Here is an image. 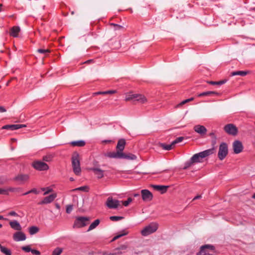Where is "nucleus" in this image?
<instances>
[{
    "mask_svg": "<svg viewBox=\"0 0 255 255\" xmlns=\"http://www.w3.org/2000/svg\"><path fill=\"white\" fill-rule=\"evenodd\" d=\"M214 147L205 150L199 153L194 154L192 157V160L194 163H199L202 161V159L214 153Z\"/></svg>",
    "mask_w": 255,
    "mask_h": 255,
    "instance_id": "f257e3e1",
    "label": "nucleus"
},
{
    "mask_svg": "<svg viewBox=\"0 0 255 255\" xmlns=\"http://www.w3.org/2000/svg\"><path fill=\"white\" fill-rule=\"evenodd\" d=\"M107 156L110 158L126 159L129 160H134L137 158V156L135 155L130 153L126 154L125 153L110 152L107 153Z\"/></svg>",
    "mask_w": 255,
    "mask_h": 255,
    "instance_id": "f03ea898",
    "label": "nucleus"
},
{
    "mask_svg": "<svg viewBox=\"0 0 255 255\" xmlns=\"http://www.w3.org/2000/svg\"><path fill=\"white\" fill-rule=\"evenodd\" d=\"M71 160L73 172L76 175H79L81 172L79 154L76 152H74L72 155Z\"/></svg>",
    "mask_w": 255,
    "mask_h": 255,
    "instance_id": "7ed1b4c3",
    "label": "nucleus"
},
{
    "mask_svg": "<svg viewBox=\"0 0 255 255\" xmlns=\"http://www.w3.org/2000/svg\"><path fill=\"white\" fill-rule=\"evenodd\" d=\"M89 221L90 218L87 217H76L73 227V228H81L85 227L89 224Z\"/></svg>",
    "mask_w": 255,
    "mask_h": 255,
    "instance_id": "20e7f679",
    "label": "nucleus"
},
{
    "mask_svg": "<svg viewBox=\"0 0 255 255\" xmlns=\"http://www.w3.org/2000/svg\"><path fill=\"white\" fill-rule=\"evenodd\" d=\"M158 227L157 223L152 222L147 226L145 227L141 231V234L143 236H147L154 232H155Z\"/></svg>",
    "mask_w": 255,
    "mask_h": 255,
    "instance_id": "39448f33",
    "label": "nucleus"
},
{
    "mask_svg": "<svg viewBox=\"0 0 255 255\" xmlns=\"http://www.w3.org/2000/svg\"><path fill=\"white\" fill-rule=\"evenodd\" d=\"M125 100L144 103L146 101V99L141 94L129 93L126 96Z\"/></svg>",
    "mask_w": 255,
    "mask_h": 255,
    "instance_id": "423d86ee",
    "label": "nucleus"
},
{
    "mask_svg": "<svg viewBox=\"0 0 255 255\" xmlns=\"http://www.w3.org/2000/svg\"><path fill=\"white\" fill-rule=\"evenodd\" d=\"M228 153V147L226 142H222L219 148L218 156L220 160H223L227 155Z\"/></svg>",
    "mask_w": 255,
    "mask_h": 255,
    "instance_id": "0eeeda50",
    "label": "nucleus"
},
{
    "mask_svg": "<svg viewBox=\"0 0 255 255\" xmlns=\"http://www.w3.org/2000/svg\"><path fill=\"white\" fill-rule=\"evenodd\" d=\"M215 247L212 245H205L200 247V251L197 253V255H212L209 252V250L213 251Z\"/></svg>",
    "mask_w": 255,
    "mask_h": 255,
    "instance_id": "6e6552de",
    "label": "nucleus"
},
{
    "mask_svg": "<svg viewBox=\"0 0 255 255\" xmlns=\"http://www.w3.org/2000/svg\"><path fill=\"white\" fill-rule=\"evenodd\" d=\"M224 130L229 135L235 136L238 132V128L233 124H229L225 126Z\"/></svg>",
    "mask_w": 255,
    "mask_h": 255,
    "instance_id": "1a4fd4ad",
    "label": "nucleus"
},
{
    "mask_svg": "<svg viewBox=\"0 0 255 255\" xmlns=\"http://www.w3.org/2000/svg\"><path fill=\"white\" fill-rule=\"evenodd\" d=\"M120 202L119 200L113 199L112 197H109L107 198L106 202V205L109 209H117L120 205Z\"/></svg>",
    "mask_w": 255,
    "mask_h": 255,
    "instance_id": "9d476101",
    "label": "nucleus"
},
{
    "mask_svg": "<svg viewBox=\"0 0 255 255\" xmlns=\"http://www.w3.org/2000/svg\"><path fill=\"white\" fill-rule=\"evenodd\" d=\"M32 166L36 170L39 171H45L49 169V166L47 164L39 160L34 161L32 163Z\"/></svg>",
    "mask_w": 255,
    "mask_h": 255,
    "instance_id": "9b49d317",
    "label": "nucleus"
},
{
    "mask_svg": "<svg viewBox=\"0 0 255 255\" xmlns=\"http://www.w3.org/2000/svg\"><path fill=\"white\" fill-rule=\"evenodd\" d=\"M142 199L144 201H150L153 198L152 193L147 189H143L141 191Z\"/></svg>",
    "mask_w": 255,
    "mask_h": 255,
    "instance_id": "f8f14e48",
    "label": "nucleus"
},
{
    "mask_svg": "<svg viewBox=\"0 0 255 255\" xmlns=\"http://www.w3.org/2000/svg\"><path fill=\"white\" fill-rule=\"evenodd\" d=\"M233 147L234 152L236 154L241 153L243 149V145L242 143L240 140H235L233 143Z\"/></svg>",
    "mask_w": 255,
    "mask_h": 255,
    "instance_id": "ddd939ff",
    "label": "nucleus"
},
{
    "mask_svg": "<svg viewBox=\"0 0 255 255\" xmlns=\"http://www.w3.org/2000/svg\"><path fill=\"white\" fill-rule=\"evenodd\" d=\"M26 239V235L22 232H16L13 235V239L16 242L25 241Z\"/></svg>",
    "mask_w": 255,
    "mask_h": 255,
    "instance_id": "4468645a",
    "label": "nucleus"
},
{
    "mask_svg": "<svg viewBox=\"0 0 255 255\" xmlns=\"http://www.w3.org/2000/svg\"><path fill=\"white\" fill-rule=\"evenodd\" d=\"M56 197V195L54 194L45 197L41 201L38 203L39 205L47 204L51 203Z\"/></svg>",
    "mask_w": 255,
    "mask_h": 255,
    "instance_id": "2eb2a0df",
    "label": "nucleus"
},
{
    "mask_svg": "<svg viewBox=\"0 0 255 255\" xmlns=\"http://www.w3.org/2000/svg\"><path fill=\"white\" fill-rule=\"evenodd\" d=\"M126 142L125 139L121 138L119 140L117 145V150L116 152L123 153V151L124 150Z\"/></svg>",
    "mask_w": 255,
    "mask_h": 255,
    "instance_id": "dca6fc26",
    "label": "nucleus"
},
{
    "mask_svg": "<svg viewBox=\"0 0 255 255\" xmlns=\"http://www.w3.org/2000/svg\"><path fill=\"white\" fill-rule=\"evenodd\" d=\"M29 178V176L28 174H20L16 176L13 180L20 181L21 183H24L25 181L28 180Z\"/></svg>",
    "mask_w": 255,
    "mask_h": 255,
    "instance_id": "f3484780",
    "label": "nucleus"
},
{
    "mask_svg": "<svg viewBox=\"0 0 255 255\" xmlns=\"http://www.w3.org/2000/svg\"><path fill=\"white\" fill-rule=\"evenodd\" d=\"M194 129L196 132L201 135L205 134L207 131L206 128L204 126L201 125L195 126L194 128Z\"/></svg>",
    "mask_w": 255,
    "mask_h": 255,
    "instance_id": "a211bd4d",
    "label": "nucleus"
},
{
    "mask_svg": "<svg viewBox=\"0 0 255 255\" xmlns=\"http://www.w3.org/2000/svg\"><path fill=\"white\" fill-rule=\"evenodd\" d=\"M91 170L97 175L98 178L101 179L104 177V170L97 167L91 168Z\"/></svg>",
    "mask_w": 255,
    "mask_h": 255,
    "instance_id": "6ab92c4d",
    "label": "nucleus"
},
{
    "mask_svg": "<svg viewBox=\"0 0 255 255\" xmlns=\"http://www.w3.org/2000/svg\"><path fill=\"white\" fill-rule=\"evenodd\" d=\"M151 186L156 190L160 191L161 193L163 194L166 192L168 186L159 185H152Z\"/></svg>",
    "mask_w": 255,
    "mask_h": 255,
    "instance_id": "aec40b11",
    "label": "nucleus"
},
{
    "mask_svg": "<svg viewBox=\"0 0 255 255\" xmlns=\"http://www.w3.org/2000/svg\"><path fill=\"white\" fill-rule=\"evenodd\" d=\"M9 225L10 227L16 231L21 230V226L18 221L16 220H13L9 222Z\"/></svg>",
    "mask_w": 255,
    "mask_h": 255,
    "instance_id": "412c9836",
    "label": "nucleus"
},
{
    "mask_svg": "<svg viewBox=\"0 0 255 255\" xmlns=\"http://www.w3.org/2000/svg\"><path fill=\"white\" fill-rule=\"evenodd\" d=\"M20 30V28L18 26L12 27L10 30V35L14 37H17L18 33Z\"/></svg>",
    "mask_w": 255,
    "mask_h": 255,
    "instance_id": "4be33fe9",
    "label": "nucleus"
},
{
    "mask_svg": "<svg viewBox=\"0 0 255 255\" xmlns=\"http://www.w3.org/2000/svg\"><path fill=\"white\" fill-rule=\"evenodd\" d=\"M70 144L73 146L82 147L85 145V141L83 140L73 141Z\"/></svg>",
    "mask_w": 255,
    "mask_h": 255,
    "instance_id": "5701e85b",
    "label": "nucleus"
},
{
    "mask_svg": "<svg viewBox=\"0 0 255 255\" xmlns=\"http://www.w3.org/2000/svg\"><path fill=\"white\" fill-rule=\"evenodd\" d=\"M219 93L218 92L215 91H206L200 93L198 96V97H203V96H210L212 95H218Z\"/></svg>",
    "mask_w": 255,
    "mask_h": 255,
    "instance_id": "b1692460",
    "label": "nucleus"
},
{
    "mask_svg": "<svg viewBox=\"0 0 255 255\" xmlns=\"http://www.w3.org/2000/svg\"><path fill=\"white\" fill-rule=\"evenodd\" d=\"M4 190H5L6 191L4 193V194L5 195H8V192H21V190H22V189L20 187H17V188H13V187H9L7 189H4Z\"/></svg>",
    "mask_w": 255,
    "mask_h": 255,
    "instance_id": "393cba45",
    "label": "nucleus"
},
{
    "mask_svg": "<svg viewBox=\"0 0 255 255\" xmlns=\"http://www.w3.org/2000/svg\"><path fill=\"white\" fill-rule=\"evenodd\" d=\"M1 129H8L10 130H15L17 129V125H6L3 126Z\"/></svg>",
    "mask_w": 255,
    "mask_h": 255,
    "instance_id": "a878e982",
    "label": "nucleus"
},
{
    "mask_svg": "<svg viewBox=\"0 0 255 255\" xmlns=\"http://www.w3.org/2000/svg\"><path fill=\"white\" fill-rule=\"evenodd\" d=\"M100 221L99 219H96L95 220L89 227V228L87 230L88 232L90 231L95 228H96L100 224Z\"/></svg>",
    "mask_w": 255,
    "mask_h": 255,
    "instance_id": "bb28decb",
    "label": "nucleus"
},
{
    "mask_svg": "<svg viewBox=\"0 0 255 255\" xmlns=\"http://www.w3.org/2000/svg\"><path fill=\"white\" fill-rule=\"evenodd\" d=\"M249 73V71H234L232 73V76H236V75H239L241 76H245L247 74H248Z\"/></svg>",
    "mask_w": 255,
    "mask_h": 255,
    "instance_id": "cd10ccee",
    "label": "nucleus"
},
{
    "mask_svg": "<svg viewBox=\"0 0 255 255\" xmlns=\"http://www.w3.org/2000/svg\"><path fill=\"white\" fill-rule=\"evenodd\" d=\"M0 250L1 253L5 254V255H11V251L9 249H7L2 246H0Z\"/></svg>",
    "mask_w": 255,
    "mask_h": 255,
    "instance_id": "c85d7f7f",
    "label": "nucleus"
},
{
    "mask_svg": "<svg viewBox=\"0 0 255 255\" xmlns=\"http://www.w3.org/2000/svg\"><path fill=\"white\" fill-rule=\"evenodd\" d=\"M227 82L226 80H223L219 81H208V83L210 84L213 85H221L223 84H224Z\"/></svg>",
    "mask_w": 255,
    "mask_h": 255,
    "instance_id": "c756f323",
    "label": "nucleus"
},
{
    "mask_svg": "<svg viewBox=\"0 0 255 255\" xmlns=\"http://www.w3.org/2000/svg\"><path fill=\"white\" fill-rule=\"evenodd\" d=\"M174 145L172 144V143L170 144H166L165 143H160V146L162 147L163 149L166 150H170L172 149V146Z\"/></svg>",
    "mask_w": 255,
    "mask_h": 255,
    "instance_id": "7c9ffc66",
    "label": "nucleus"
},
{
    "mask_svg": "<svg viewBox=\"0 0 255 255\" xmlns=\"http://www.w3.org/2000/svg\"><path fill=\"white\" fill-rule=\"evenodd\" d=\"M116 92V91H115V90H109V91H103V92H96L94 94L95 95H101V94L105 95V94H112L115 93Z\"/></svg>",
    "mask_w": 255,
    "mask_h": 255,
    "instance_id": "2f4dec72",
    "label": "nucleus"
},
{
    "mask_svg": "<svg viewBox=\"0 0 255 255\" xmlns=\"http://www.w3.org/2000/svg\"><path fill=\"white\" fill-rule=\"evenodd\" d=\"M88 189H89V188L88 186H81L80 187L75 188V189L72 190V191H82L87 192V191H88Z\"/></svg>",
    "mask_w": 255,
    "mask_h": 255,
    "instance_id": "473e14b6",
    "label": "nucleus"
},
{
    "mask_svg": "<svg viewBox=\"0 0 255 255\" xmlns=\"http://www.w3.org/2000/svg\"><path fill=\"white\" fill-rule=\"evenodd\" d=\"M39 229L36 226H32L29 228V232L31 235H34L38 232Z\"/></svg>",
    "mask_w": 255,
    "mask_h": 255,
    "instance_id": "72a5a7b5",
    "label": "nucleus"
},
{
    "mask_svg": "<svg viewBox=\"0 0 255 255\" xmlns=\"http://www.w3.org/2000/svg\"><path fill=\"white\" fill-rule=\"evenodd\" d=\"M194 163V162H193V161L192 160V158H191L189 160L187 161L185 163L184 166L183 167V169L184 170L187 169L188 168L191 166V165Z\"/></svg>",
    "mask_w": 255,
    "mask_h": 255,
    "instance_id": "f704fd0d",
    "label": "nucleus"
},
{
    "mask_svg": "<svg viewBox=\"0 0 255 255\" xmlns=\"http://www.w3.org/2000/svg\"><path fill=\"white\" fill-rule=\"evenodd\" d=\"M39 193H40L39 191H38L36 188H33V189H31L30 190H29L28 191L23 193L22 194V195H26L30 193H34L35 194H38Z\"/></svg>",
    "mask_w": 255,
    "mask_h": 255,
    "instance_id": "c9c22d12",
    "label": "nucleus"
},
{
    "mask_svg": "<svg viewBox=\"0 0 255 255\" xmlns=\"http://www.w3.org/2000/svg\"><path fill=\"white\" fill-rule=\"evenodd\" d=\"M123 233L122 234H119L118 235H117L115 237H114V238L113 239L112 241H115L116 240L124 236H125V235H127L128 234V232H126L125 230H123Z\"/></svg>",
    "mask_w": 255,
    "mask_h": 255,
    "instance_id": "e433bc0d",
    "label": "nucleus"
},
{
    "mask_svg": "<svg viewBox=\"0 0 255 255\" xmlns=\"http://www.w3.org/2000/svg\"><path fill=\"white\" fill-rule=\"evenodd\" d=\"M124 219V217L122 216H111L110 219L112 221H118Z\"/></svg>",
    "mask_w": 255,
    "mask_h": 255,
    "instance_id": "4c0bfd02",
    "label": "nucleus"
},
{
    "mask_svg": "<svg viewBox=\"0 0 255 255\" xmlns=\"http://www.w3.org/2000/svg\"><path fill=\"white\" fill-rule=\"evenodd\" d=\"M37 52L39 53L44 54L45 56L47 55L50 52V51L48 49H38L37 50Z\"/></svg>",
    "mask_w": 255,
    "mask_h": 255,
    "instance_id": "58836bf2",
    "label": "nucleus"
},
{
    "mask_svg": "<svg viewBox=\"0 0 255 255\" xmlns=\"http://www.w3.org/2000/svg\"><path fill=\"white\" fill-rule=\"evenodd\" d=\"M62 252V249L59 248H56L53 252L52 255H60Z\"/></svg>",
    "mask_w": 255,
    "mask_h": 255,
    "instance_id": "ea45409f",
    "label": "nucleus"
},
{
    "mask_svg": "<svg viewBox=\"0 0 255 255\" xmlns=\"http://www.w3.org/2000/svg\"><path fill=\"white\" fill-rule=\"evenodd\" d=\"M184 139V137L180 136L176 138L172 142V144L175 145L176 143H179Z\"/></svg>",
    "mask_w": 255,
    "mask_h": 255,
    "instance_id": "a19ab883",
    "label": "nucleus"
},
{
    "mask_svg": "<svg viewBox=\"0 0 255 255\" xmlns=\"http://www.w3.org/2000/svg\"><path fill=\"white\" fill-rule=\"evenodd\" d=\"M121 254L122 252L115 251L114 252H104L103 255H117Z\"/></svg>",
    "mask_w": 255,
    "mask_h": 255,
    "instance_id": "79ce46f5",
    "label": "nucleus"
},
{
    "mask_svg": "<svg viewBox=\"0 0 255 255\" xmlns=\"http://www.w3.org/2000/svg\"><path fill=\"white\" fill-rule=\"evenodd\" d=\"M21 250L26 253L30 252L31 251V249L29 245L22 247Z\"/></svg>",
    "mask_w": 255,
    "mask_h": 255,
    "instance_id": "37998d69",
    "label": "nucleus"
},
{
    "mask_svg": "<svg viewBox=\"0 0 255 255\" xmlns=\"http://www.w3.org/2000/svg\"><path fill=\"white\" fill-rule=\"evenodd\" d=\"M73 209V206L72 205H67L66 208V213L67 214H70L72 212Z\"/></svg>",
    "mask_w": 255,
    "mask_h": 255,
    "instance_id": "c03bdc74",
    "label": "nucleus"
},
{
    "mask_svg": "<svg viewBox=\"0 0 255 255\" xmlns=\"http://www.w3.org/2000/svg\"><path fill=\"white\" fill-rule=\"evenodd\" d=\"M131 201H132V199L131 198L129 197L128 198L127 200L125 201H122V202H123V205L127 207L129 205V204L131 202Z\"/></svg>",
    "mask_w": 255,
    "mask_h": 255,
    "instance_id": "a18cd8bd",
    "label": "nucleus"
},
{
    "mask_svg": "<svg viewBox=\"0 0 255 255\" xmlns=\"http://www.w3.org/2000/svg\"><path fill=\"white\" fill-rule=\"evenodd\" d=\"M52 159V157L51 155L44 156L43 157V160L46 162L50 161Z\"/></svg>",
    "mask_w": 255,
    "mask_h": 255,
    "instance_id": "49530a36",
    "label": "nucleus"
},
{
    "mask_svg": "<svg viewBox=\"0 0 255 255\" xmlns=\"http://www.w3.org/2000/svg\"><path fill=\"white\" fill-rule=\"evenodd\" d=\"M7 179L4 176H0V184H3L7 182Z\"/></svg>",
    "mask_w": 255,
    "mask_h": 255,
    "instance_id": "de8ad7c7",
    "label": "nucleus"
},
{
    "mask_svg": "<svg viewBox=\"0 0 255 255\" xmlns=\"http://www.w3.org/2000/svg\"><path fill=\"white\" fill-rule=\"evenodd\" d=\"M209 135L212 137L213 139V144H215L216 143V136L215 135V133L214 132H211L209 134Z\"/></svg>",
    "mask_w": 255,
    "mask_h": 255,
    "instance_id": "09e8293b",
    "label": "nucleus"
},
{
    "mask_svg": "<svg viewBox=\"0 0 255 255\" xmlns=\"http://www.w3.org/2000/svg\"><path fill=\"white\" fill-rule=\"evenodd\" d=\"M194 98H190L189 99H186L184 101H183L182 102H181L180 104V105H184L185 104V103L189 102V101H191L192 100H193Z\"/></svg>",
    "mask_w": 255,
    "mask_h": 255,
    "instance_id": "8fccbe9b",
    "label": "nucleus"
},
{
    "mask_svg": "<svg viewBox=\"0 0 255 255\" xmlns=\"http://www.w3.org/2000/svg\"><path fill=\"white\" fill-rule=\"evenodd\" d=\"M30 252H31V253L34 255H40V252L39 251L36 250L31 249V251H30Z\"/></svg>",
    "mask_w": 255,
    "mask_h": 255,
    "instance_id": "3c124183",
    "label": "nucleus"
},
{
    "mask_svg": "<svg viewBox=\"0 0 255 255\" xmlns=\"http://www.w3.org/2000/svg\"><path fill=\"white\" fill-rule=\"evenodd\" d=\"M127 248V246L126 245H122L120 246L119 248H117L115 250L116 252H119V251L120 250H126Z\"/></svg>",
    "mask_w": 255,
    "mask_h": 255,
    "instance_id": "603ef678",
    "label": "nucleus"
},
{
    "mask_svg": "<svg viewBox=\"0 0 255 255\" xmlns=\"http://www.w3.org/2000/svg\"><path fill=\"white\" fill-rule=\"evenodd\" d=\"M8 215L14 217H18V215L14 211H11L8 213Z\"/></svg>",
    "mask_w": 255,
    "mask_h": 255,
    "instance_id": "864d4df0",
    "label": "nucleus"
},
{
    "mask_svg": "<svg viewBox=\"0 0 255 255\" xmlns=\"http://www.w3.org/2000/svg\"><path fill=\"white\" fill-rule=\"evenodd\" d=\"M5 112H6V109L4 107L0 106V113H4Z\"/></svg>",
    "mask_w": 255,
    "mask_h": 255,
    "instance_id": "5fc2aeb1",
    "label": "nucleus"
},
{
    "mask_svg": "<svg viewBox=\"0 0 255 255\" xmlns=\"http://www.w3.org/2000/svg\"><path fill=\"white\" fill-rule=\"evenodd\" d=\"M17 129H18L19 128L25 127L26 125H19V124H18V125H17Z\"/></svg>",
    "mask_w": 255,
    "mask_h": 255,
    "instance_id": "6e6d98bb",
    "label": "nucleus"
},
{
    "mask_svg": "<svg viewBox=\"0 0 255 255\" xmlns=\"http://www.w3.org/2000/svg\"><path fill=\"white\" fill-rule=\"evenodd\" d=\"M52 191L51 189H48L44 193V195H45L46 194H48L49 192H50Z\"/></svg>",
    "mask_w": 255,
    "mask_h": 255,
    "instance_id": "4d7b16f0",
    "label": "nucleus"
},
{
    "mask_svg": "<svg viewBox=\"0 0 255 255\" xmlns=\"http://www.w3.org/2000/svg\"><path fill=\"white\" fill-rule=\"evenodd\" d=\"M201 198V195H197L193 199V200H197V199H200Z\"/></svg>",
    "mask_w": 255,
    "mask_h": 255,
    "instance_id": "13d9d810",
    "label": "nucleus"
},
{
    "mask_svg": "<svg viewBox=\"0 0 255 255\" xmlns=\"http://www.w3.org/2000/svg\"><path fill=\"white\" fill-rule=\"evenodd\" d=\"M5 191V190H4V189L0 188V194H4Z\"/></svg>",
    "mask_w": 255,
    "mask_h": 255,
    "instance_id": "bf43d9fd",
    "label": "nucleus"
},
{
    "mask_svg": "<svg viewBox=\"0 0 255 255\" xmlns=\"http://www.w3.org/2000/svg\"><path fill=\"white\" fill-rule=\"evenodd\" d=\"M134 197H139V196H140V195L138 193H136V194H134Z\"/></svg>",
    "mask_w": 255,
    "mask_h": 255,
    "instance_id": "052dcab7",
    "label": "nucleus"
},
{
    "mask_svg": "<svg viewBox=\"0 0 255 255\" xmlns=\"http://www.w3.org/2000/svg\"><path fill=\"white\" fill-rule=\"evenodd\" d=\"M0 220H5V219H4L2 216L0 215Z\"/></svg>",
    "mask_w": 255,
    "mask_h": 255,
    "instance_id": "680f3d73",
    "label": "nucleus"
},
{
    "mask_svg": "<svg viewBox=\"0 0 255 255\" xmlns=\"http://www.w3.org/2000/svg\"><path fill=\"white\" fill-rule=\"evenodd\" d=\"M69 180L71 181H73L74 180V179L73 178V177H70L69 178Z\"/></svg>",
    "mask_w": 255,
    "mask_h": 255,
    "instance_id": "e2e57ef3",
    "label": "nucleus"
},
{
    "mask_svg": "<svg viewBox=\"0 0 255 255\" xmlns=\"http://www.w3.org/2000/svg\"><path fill=\"white\" fill-rule=\"evenodd\" d=\"M56 207H57L58 209H59V208H60V206H59L58 204H56Z\"/></svg>",
    "mask_w": 255,
    "mask_h": 255,
    "instance_id": "0e129e2a",
    "label": "nucleus"
},
{
    "mask_svg": "<svg viewBox=\"0 0 255 255\" xmlns=\"http://www.w3.org/2000/svg\"><path fill=\"white\" fill-rule=\"evenodd\" d=\"M252 198H254V199H255V193L252 196Z\"/></svg>",
    "mask_w": 255,
    "mask_h": 255,
    "instance_id": "69168bd1",
    "label": "nucleus"
},
{
    "mask_svg": "<svg viewBox=\"0 0 255 255\" xmlns=\"http://www.w3.org/2000/svg\"><path fill=\"white\" fill-rule=\"evenodd\" d=\"M45 190H46L45 188H41V190H42V191H45Z\"/></svg>",
    "mask_w": 255,
    "mask_h": 255,
    "instance_id": "338daca9",
    "label": "nucleus"
},
{
    "mask_svg": "<svg viewBox=\"0 0 255 255\" xmlns=\"http://www.w3.org/2000/svg\"><path fill=\"white\" fill-rule=\"evenodd\" d=\"M115 26H120V25H119L118 24H113Z\"/></svg>",
    "mask_w": 255,
    "mask_h": 255,
    "instance_id": "774afa93",
    "label": "nucleus"
}]
</instances>
